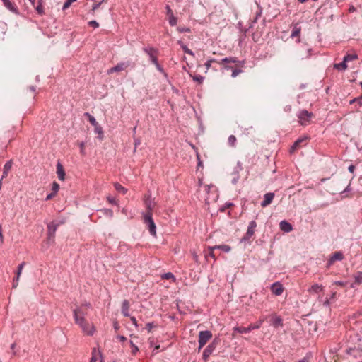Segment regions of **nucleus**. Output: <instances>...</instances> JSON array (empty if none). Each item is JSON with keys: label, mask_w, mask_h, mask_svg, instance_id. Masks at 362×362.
I'll use <instances>...</instances> for the list:
<instances>
[{"label": "nucleus", "mask_w": 362, "mask_h": 362, "mask_svg": "<svg viewBox=\"0 0 362 362\" xmlns=\"http://www.w3.org/2000/svg\"><path fill=\"white\" fill-rule=\"evenodd\" d=\"M144 222L146 225L151 235H156V226L153 220L152 213H144L143 214Z\"/></svg>", "instance_id": "obj_1"}, {"label": "nucleus", "mask_w": 362, "mask_h": 362, "mask_svg": "<svg viewBox=\"0 0 362 362\" xmlns=\"http://www.w3.org/2000/svg\"><path fill=\"white\" fill-rule=\"evenodd\" d=\"M63 221H52L47 225V239L50 243L54 242L55 232L60 224H62Z\"/></svg>", "instance_id": "obj_2"}, {"label": "nucleus", "mask_w": 362, "mask_h": 362, "mask_svg": "<svg viewBox=\"0 0 362 362\" xmlns=\"http://www.w3.org/2000/svg\"><path fill=\"white\" fill-rule=\"evenodd\" d=\"M212 334L209 330L201 331L199 333V351L207 343L211 338Z\"/></svg>", "instance_id": "obj_3"}, {"label": "nucleus", "mask_w": 362, "mask_h": 362, "mask_svg": "<svg viewBox=\"0 0 362 362\" xmlns=\"http://www.w3.org/2000/svg\"><path fill=\"white\" fill-rule=\"evenodd\" d=\"M263 320H259L257 323L254 325H250L248 327H235V331L240 334H246L250 332L253 329H259L262 325Z\"/></svg>", "instance_id": "obj_4"}, {"label": "nucleus", "mask_w": 362, "mask_h": 362, "mask_svg": "<svg viewBox=\"0 0 362 362\" xmlns=\"http://www.w3.org/2000/svg\"><path fill=\"white\" fill-rule=\"evenodd\" d=\"M129 66H132L131 62H129V61L121 62L118 63L116 66L109 69L107 71V74H111L114 72H119V71H122L126 69L127 68H128Z\"/></svg>", "instance_id": "obj_5"}, {"label": "nucleus", "mask_w": 362, "mask_h": 362, "mask_svg": "<svg viewBox=\"0 0 362 362\" xmlns=\"http://www.w3.org/2000/svg\"><path fill=\"white\" fill-rule=\"evenodd\" d=\"M218 340L215 339H214L204 349L203 352V360L206 361L210 356V355L214 352V351L216 349L217 344H218Z\"/></svg>", "instance_id": "obj_6"}, {"label": "nucleus", "mask_w": 362, "mask_h": 362, "mask_svg": "<svg viewBox=\"0 0 362 362\" xmlns=\"http://www.w3.org/2000/svg\"><path fill=\"white\" fill-rule=\"evenodd\" d=\"M257 227V223L255 221H251L249 223L247 230L246 232V234L241 238V242H247L249 241L251 237L255 233V229Z\"/></svg>", "instance_id": "obj_7"}, {"label": "nucleus", "mask_w": 362, "mask_h": 362, "mask_svg": "<svg viewBox=\"0 0 362 362\" xmlns=\"http://www.w3.org/2000/svg\"><path fill=\"white\" fill-rule=\"evenodd\" d=\"M143 50L149 57L152 63H156L158 61V49L152 47H146L143 48Z\"/></svg>", "instance_id": "obj_8"}, {"label": "nucleus", "mask_w": 362, "mask_h": 362, "mask_svg": "<svg viewBox=\"0 0 362 362\" xmlns=\"http://www.w3.org/2000/svg\"><path fill=\"white\" fill-rule=\"evenodd\" d=\"M311 117L312 113L305 110H300L298 114L299 122L302 125H306Z\"/></svg>", "instance_id": "obj_9"}, {"label": "nucleus", "mask_w": 362, "mask_h": 362, "mask_svg": "<svg viewBox=\"0 0 362 362\" xmlns=\"http://www.w3.org/2000/svg\"><path fill=\"white\" fill-rule=\"evenodd\" d=\"M243 170L242 164L240 161L237 163L235 167H234L233 172L231 173L232 180L231 182L233 185H235L239 180V173Z\"/></svg>", "instance_id": "obj_10"}, {"label": "nucleus", "mask_w": 362, "mask_h": 362, "mask_svg": "<svg viewBox=\"0 0 362 362\" xmlns=\"http://www.w3.org/2000/svg\"><path fill=\"white\" fill-rule=\"evenodd\" d=\"M73 313L75 322L77 325H79L86 321L84 318V313L81 310V308L74 309Z\"/></svg>", "instance_id": "obj_11"}, {"label": "nucleus", "mask_w": 362, "mask_h": 362, "mask_svg": "<svg viewBox=\"0 0 362 362\" xmlns=\"http://www.w3.org/2000/svg\"><path fill=\"white\" fill-rule=\"evenodd\" d=\"M271 291L275 296H281L284 291L283 285L279 282H274L271 285Z\"/></svg>", "instance_id": "obj_12"}, {"label": "nucleus", "mask_w": 362, "mask_h": 362, "mask_svg": "<svg viewBox=\"0 0 362 362\" xmlns=\"http://www.w3.org/2000/svg\"><path fill=\"white\" fill-rule=\"evenodd\" d=\"M144 204L147 209L146 213H152V211L156 206V202L154 199L151 198V195L146 196Z\"/></svg>", "instance_id": "obj_13"}, {"label": "nucleus", "mask_w": 362, "mask_h": 362, "mask_svg": "<svg viewBox=\"0 0 362 362\" xmlns=\"http://www.w3.org/2000/svg\"><path fill=\"white\" fill-rule=\"evenodd\" d=\"M79 327L82 329L83 332L88 335H93L94 333V327L92 325L89 324L86 320L79 325Z\"/></svg>", "instance_id": "obj_14"}, {"label": "nucleus", "mask_w": 362, "mask_h": 362, "mask_svg": "<svg viewBox=\"0 0 362 362\" xmlns=\"http://www.w3.org/2000/svg\"><path fill=\"white\" fill-rule=\"evenodd\" d=\"M274 197V193H273V192L266 193L264 195V200L261 202V206L262 207L267 206L268 205H269L272 203Z\"/></svg>", "instance_id": "obj_15"}, {"label": "nucleus", "mask_w": 362, "mask_h": 362, "mask_svg": "<svg viewBox=\"0 0 362 362\" xmlns=\"http://www.w3.org/2000/svg\"><path fill=\"white\" fill-rule=\"evenodd\" d=\"M57 27L56 25V24H49L46 28H40V29H42L43 33L45 35H47L48 37H50L52 36V35L53 33H56L55 31H54V30H57Z\"/></svg>", "instance_id": "obj_16"}, {"label": "nucleus", "mask_w": 362, "mask_h": 362, "mask_svg": "<svg viewBox=\"0 0 362 362\" xmlns=\"http://www.w3.org/2000/svg\"><path fill=\"white\" fill-rule=\"evenodd\" d=\"M279 226L280 229L285 233H289L293 230L292 225L285 220L280 222Z\"/></svg>", "instance_id": "obj_17"}, {"label": "nucleus", "mask_w": 362, "mask_h": 362, "mask_svg": "<svg viewBox=\"0 0 362 362\" xmlns=\"http://www.w3.org/2000/svg\"><path fill=\"white\" fill-rule=\"evenodd\" d=\"M4 6L14 13H18V8L10 0H3Z\"/></svg>", "instance_id": "obj_18"}, {"label": "nucleus", "mask_w": 362, "mask_h": 362, "mask_svg": "<svg viewBox=\"0 0 362 362\" xmlns=\"http://www.w3.org/2000/svg\"><path fill=\"white\" fill-rule=\"evenodd\" d=\"M57 175H58V178L60 180H64L65 173H64V170L62 165L59 162H58L57 164Z\"/></svg>", "instance_id": "obj_19"}, {"label": "nucleus", "mask_w": 362, "mask_h": 362, "mask_svg": "<svg viewBox=\"0 0 362 362\" xmlns=\"http://www.w3.org/2000/svg\"><path fill=\"white\" fill-rule=\"evenodd\" d=\"M12 164H13V163H12L11 160L7 161L5 163V165H4V170H3V175H2V177H1V180H3L4 178L6 177V176L8 174V172L11 169Z\"/></svg>", "instance_id": "obj_20"}, {"label": "nucleus", "mask_w": 362, "mask_h": 362, "mask_svg": "<svg viewBox=\"0 0 362 362\" xmlns=\"http://www.w3.org/2000/svg\"><path fill=\"white\" fill-rule=\"evenodd\" d=\"M129 301L127 300H124L122 302V313L123 314L124 316H125V317L129 316Z\"/></svg>", "instance_id": "obj_21"}, {"label": "nucleus", "mask_w": 362, "mask_h": 362, "mask_svg": "<svg viewBox=\"0 0 362 362\" xmlns=\"http://www.w3.org/2000/svg\"><path fill=\"white\" fill-rule=\"evenodd\" d=\"M308 138L306 136L298 139L294 142L293 146L291 147V150H290L291 153H293L294 151H296L297 148H298L300 147V144L302 142L305 141Z\"/></svg>", "instance_id": "obj_22"}, {"label": "nucleus", "mask_w": 362, "mask_h": 362, "mask_svg": "<svg viewBox=\"0 0 362 362\" xmlns=\"http://www.w3.org/2000/svg\"><path fill=\"white\" fill-rule=\"evenodd\" d=\"M165 8L167 10V16L169 19V23H176V18L174 17L173 11L170 9V6L167 5Z\"/></svg>", "instance_id": "obj_23"}, {"label": "nucleus", "mask_w": 362, "mask_h": 362, "mask_svg": "<svg viewBox=\"0 0 362 362\" xmlns=\"http://www.w3.org/2000/svg\"><path fill=\"white\" fill-rule=\"evenodd\" d=\"M334 68L339 71H345L347 69V64L343 59V61L341 63L334 64Z\"/></svg>", "instance_id": "obj_24"}, {"label": "nucleus", "mask_w": 362, "mask_h": 362, "mask_svg": "<svg viewBox=\"0 0 362 362\" xmlns=\"http://www.w3.org/2000/svg\"><path fill=\"white\" fill-rule=\"evenodd\" d=\"M332 261H341L344 259V255L341 252H336L331 256Z\"/></svg>", "instance_id": "obj_25"}, {"label": "nucleus", "mask_w": 362, "mask_h": 362, "mask_svg": "<svg viewBox=\"0 0 362 362\" xmlns=\"http://www.w3.org/2000/svg\"><path fill=\"white\" fill-rule=\"evenodd\" d=\"M322 290H323V286L322 285L315 284L311 286V288L308 290V291L317 293L320 291H322Z\"/></svg>", "instance_id": "obj_26"}, {"label": "nucleus", "mask_w": 362, "mask_h": 362, "mask_svg": "<svg viewBox=\"0 0 362 362\" xmlns=\"http://www.w3.org/2000/svg\"><path fill=\"white\" fill-rule=\"evenodd\" d=\"M114 187L118 192L122 193V194H126V192H127V189L118 182H115L114 184Z\"/></svg>", "instance_id": "obj_27"}, {"label": "nucleus", "mask_w": 362, "mask_h": 362, "mask_svg": "<svg viewBox=\"0 0 362 362\" xmlns=\"http://www.w3.org/2000/svg\"><path fill=\"white\" fill-rule=\"evenodd\" d=\"M358 58V56L356 54H346L343 59L346 62V63L347 64V62H351V61H353V60H355Z\"/></svg>", "instance_id": "obj_28"}, {"label": "nucleus", "mask_w": 362, "mask_h": 362, "mask_svg": "<svg viewBox=\"0 0 362 362\" xmlns=\"http://www.w3.org/2000/svg\"><path fill=\"white\" fill-rule=\"evenodd\" d=\"M272 325L275 327L281 326L282 325V319L279 316L274 317L272 319Z\"/></svg>", "instance_id": "obj_29"}, {"label": "nucleus", "mask_w": 362, "mask_h": 362, "mask_svg": "<svg viewBox=\"0 0 362 362\" xmlns=\"http://www.w3.org/2000/svg\"><path fill=\"white\" fill-rule=\"evenodd\" d=\"M85 115L88 118V120L90 122V123L93 126H97V124H98V122L96 121L95 118L92 116L90 114H89L88 112H86L85 113Z\"/></svg>", "instance_id": "obj_30"}, {"label": "nucleus", "mask_w": 362, "mask_h": 362, "mask_svg": "<svg viewBox=\"0 0 362 362\" xmlns=\"http://www.w3.org/2000/svg\"><path fill=\"white\" fill-rule=\"evenodd\" d=\"M216 248L221 249L226 252H228L230 251V247L227 245H217L214 247H211V249L213 250V249H216Z\"/></svg>", "instance_id": "obj_31"}, {"label": "nucleus", "mask_w": 362, "mask_h": 362, "mask_svg": "<svg viewBox=\"0 0 362 362\" xmlns=\"http://www.w3.org/2000/svg\"><path fill=\"white\" fill-rule=\"evenodd\" d=\"M354 280L355 283L357 284H362V272H356V274L354 275Z\"/></svg>", "instance_id": "obj_32"}, {"label": "nucleus", "mask_w": 362, "mask_h": 362, "mask_svg": "<svg viewBox=\"0 0 362 362\" xmlns=\"http://www.w3.org/2000/svg\"><path fill=\"white\" fill-rule=\"evenodd\" d=\"M173 25H176V30L180 33L189 32L190 29L185 26L178 25L177 24H172Z\"/></svg>", "instance_id": "obj_33"}, {"label": "nucleus", "mask_w": 362, "mask_h": 362, "mask_svg": "<svg viewBox=\"0 0 362 362\" xmlns=\"http://www.w3.org/2000/svg\"><path fill=\"white\" fill-rule=\"evenodd\" d=\"M238 60L235 57H225L221 59V63H235Z\"/></svg>", "instance_id": "obj_34"}, {"label": "nucleus", "mask_w": 362, "mask_h": 362, "mask_svg": "<svg viewBox=\"0 0 362 362\" xmlns=\"http://www.w3.org/2000/svg\"><path fill=\"white\" fill-rule=\"evenodd\" d=\"M236 141H237L236 137L234 135L229 136L228 141V144L230 146L235 147Z\"/></svg>", "instance_id": "obj_35"}, {"label": "nucleus", "mask_w": 362, "mask_h": 362, "mask_svg": "<svg viewBox=\"0 0 362 362\" xmlns=\"http://www.w3.org/2000/svg\"><path fill=\"white\" fill-rule=\"evenodd\" d=\"M129 344L132 348V354H134V355L136 354L139 351L138 346L134 344V341H132V340L129 341Z\"/></svg>", "instance_id": "obj_36"}, {"label": "nucleus", "mask_w": 362, "mask_h": 362, "mask_svg": "<svg viewBox=\"0 0 362 362\" xmlns=\"http://www.w3.org/2000/svg\"><path fill=\"white\" fill-rule=\"evenodd\" d=\"M238 29L244 33V34H245L247 33V30H249V29L251 28V25H249L248 27L247 26V24L245 25V26H243V24L242 23H240V24H238Z\"/></svg>", "instance_id": "obj_37"}, {"label": "nucleus", "mask_w": 362, "mask_h": 362, "mask_svg": "<svg viewBox=\"0 0 362 362\" xmlns=\"http://www.w3.org/2000/svg\"><path fill=\"white\" fill-rule=\"evenodd\" d=\"M75 1H76V0H66V1L64 2V4L62 6V9L63 10L67 9L71 5V4Z\"/></svg>", "instance_id": "obj_38"}, {"label": "nucleus", "mask_w": 362, "mask_h": 362, "mask_svg": "<svg viewBox=\"0 0 362 362\" xmlns=\"http://www.w3.org/2000/svg\"><path fill=\"white\" fill-rule=\"evenodd\" d=\"M300 31V28L295 27L293 30H292V33L291 34V37L292 38L298 36Z\"/></svg>", "instance_id": "obj_39"}, {"label": "nucleus", "mask_w": 362, "mask_h": 362, "mask_svg": "<svg viewBox=\"0 0 362 362\" xmlns=\"http://www.w3.org/2000/svg\"><path fill=\"white\" fill-rule=\"evenodd\" d=\"M153 64L156 66V69H157V70H158V71H160V73H162V74H165V76H167V74H166L165 73V71H164V69H163V67L159 64V63H158V61H156V63H153Z\"/></svg>", "instance_id": "obj_40"}, {"label": "nucleus", "mask_w": 362, "mask_h": 362, "mask_svg": "<svg viewBox=\"0 0 362 362\" xmlns=\"http://www.w3.org/2000/svg\"><path fill=\"white\" fill-rule=\"evenodd\" d=\"M204 78L201 75H196L193 76V80L194 81L198 82L199 83H202L204 81Z\"/></svg>", "instance_id": "obj_41"}, {"label": "nucleus", "mask_w": 362, "mask_h": 362, "mask_svg": "<svg viewBox=\"0 0 362 362\" xmlns=\"http://www.w3.org/2000/svg\"><path fill=\"white\" fill-rule=\"evenodd\" d=\"M163 279H173L174 281L175 280V278L174 276V275L170 273V272H168V273H165L163 275Z\"/></svg>", "instance_id": "obj_42"}, {"label": "nucleus", "mask_w": 362, "mask_h": 362, "mask_svg": "<svg viewBox=\"0 0 362 362\" xmlns=\"http://www.w3.org/2000/svg\"><path fill=\"white\" fill-rule=\"evenodd\" d=\"M25 262H23L22 263H21L18 267V269H17V272L16 274H18V276H21V273H22V270L25 266Z\"/></svg>", "instance_id": "obj_43"}, {"label": "nucleus", "mask_w": 362, "mask_h": 362, "mask_svg": "<svg viewBox=\"0 0 362 362\" xmlns=\"http://www.w3.org/2000/svg\"><path fill=\"white\" fill-rule=\"evenodd\" d=\"M52 192L57 194V192L59 191V185L57 184L56 182H54L52 183Z\"/></svg>", "instance_id": "obj_44"}, {"label": "nucleus", "mask_w": 362, "mask_h": 362, "mask_svg": "<svg viewBox=\"0 0 362 362\" xmlns=\"http://www.w3.org/2000/svg\"><path fill=\"white\" fill-rule=\"evenodd\" d=\"M95 132L100 134V135H103V129L102 127L98 124L97 126H95Z\"/></svg>", "instance_id": "obj_45"}, {"label": "nucleus", "mask_w": 362, "mask_h": 362, "mask_svg": "<svg viewBox=\"0 0 362 362\" xmlns=\"http://www.w3.org/2000/svg\"><path fill=\"white\" fill-rule=\"evenodd\" d=\"M242 72V70L241 69H232V74H231V76L233 78H235L240 73Z\"/></svg>", "instance_id": "obj_46"}, {"label": "nucleus", "mask_w": 362, "mask_h": 362, "mask_svg": "<svg viewBox=\"0 0 362 362\" xmlns=\"http://www.w3.org/2000/svg\"><path fill=\"white\" fill-rule=\"evenodd\" d=\"M182 47L185 53L192 56L194 55L193 52L191 49H188L186 45H182Z\"/></svg>", "instance_id": "obj_47"}, {"label": "nucleus", "mask_w": 362, "mask_h": 362, "mask_svg": "<svg viewBox=\"0 0 362 362\" xmlns=\"http://www.w3.org/2000/svg\"><path fill=\"white\" fill-rule=\"evenodd\" d=\"M215 62V59H209L204 64V66H206V69L208 70L211 66V63L214 62Z\"/></svg>", "instance_id": "obj_48"}, {"label": "nucleus", "mask_w": 362, "mask_h": 362, "mask_svg": "<svg viewBox=\"0 0 362 362\" xmlns=\"http://www.w3.org/2000/svg\"><path fill=\"white\" fill-rule=\"evenodd\" d=\"M79 146H80L81 153L83 155H85L86 152H85V149H84V146H85L84 142H81Z\"/></svg>", "instance_id": "obj_49"}, {"label": "nucleus", "mask_w": 362, "mask_h": 362, "mask_svg": "<svg viewBox=\"0 0 362 362\" xmlns=\"http://www.w3.org/2000/svg\"><path fill=\"white\" fill-rule=\"evenodd\" d=\"M35 8L39 14L43 13V8L40 4L39 5H37Z\"/></svg>", "instance_id": "obj_50"}, {"label": "nucleus", "mask_w": 362, "mask_h": 362, "mask_svg": "<svg viewBox=\"0 0 362 362\" xmlns=\"http://www.w3.org/2000/svg\"><path fill=\"white\" fill-rule=\"evenodd\" d=\"M153 327V324L152 322H148L146 324V328L148 332H151Z\"/></svg>", "instance_id": "obj_51"}, {"label": "nucleus", "mask_w": 362, "mask_h": 362, "mask_svg": "<svg viewBox=\"0 0 362 362\" xmlns=\"http://www.w3.org/2000/svg\"><path fill=\"white\" fill-rule=\"evenodd\" d=\"M55 193L54 192H52L49 194L47 195L46 198H45V200L47 201V200H49L51 199H52L54 196H55Z\"/></svg>", "instance_id": "obj_52"}, {"label": "nucleus", "mask_w": 362, "mask_h": 362, "mask_svg": "<svg viewBox=\"0 0 362 362\" xmlns=\"http://www.w3.org/2000/svg\"><path fill=\"white\" fill-rule=\"evenodd\" d=\"M104 213L107 215V216H112V211L111 209H104Z\"/></svg>", "instance_id": "obj_53"}, {"label": "nucleus", "mask_w": 362, "mask_h": 362, "mask_svg": "<svg viewBox=\"0 0 362 362\" xmlns=\"http://www.w3.org/2000/svg\"><path fill=\"white\" fill-rule=\"evenodd\" d=\"M130 320H131L132 322L133 323V325L136 327H138V324H137L136 317H131Z\"/></svg>", "instance_id": "obj_54"}, {"label": "nucleus", "mask_w": 362, "mask_h": 362, "mask_svg": "<svg viewBox=\"0 0 362 362\" xmlns=\"http://www.w3.org/2000/svg\"><path fill=\"white\" fill-rule=\"evenodd\" d=\"M95 349H94L93 351V356L90 360V362H96L97 358L95 356Z\"/></svg>", "instance_id": "obj_55"}, {"label": "nucleus", "mask_w": 362, "mask_h": 362, "mask_svg": "<svg viewBox=\"0 0 362 362\" xmlns=\"http://www.w3.org/2000/svg\"><path fill=\"white\" fill-rule=\"evenodd\" d=\"M334 284L340 286H344L346 285V282L341 281H334Z\"/></svg>", "instance_id": "obj_56"}, {"label": "nucleus", "mask_w": 362, "mask_h": 362, "mask_svg": "<svg viewBox=\"0 0 362 362\" xmlns=\"http://www.w3.org/2000/svg\"><path fill=\"white\" fill-rule=\"evenodd\" d=\"M107 199H108L110 203H111L112 204H116V201H115V199L114 197H108Z\"/></svg>", "instance_id": "obj_57"}, {"label": "nucleus", "mask_w": 362, "mask_h": 362, "mask_svg": "<svg viewBox=\"0 0 362 362\" xmlns=\"http://www.w3.org/2000/svg\"><path fill=\"white\" fill-rule=\"evenodd\" d=\"M331 300L329 299H326L324 303H323V305L325 306V307H329L330 303H331Z\"/></svg>", "instance_id": "obj_58"}, {"label": "nucleus", "mask_w": 362, "mask_h": 362, "mask_svg": "<svg viewBox=\"0 0 362 362\" xmlns=\"http://www.w3.org/2000/svg\"><path fill=\"white\" fill-rule=\"evenodd\" d=\"M141 144V141L139 139H134V146H135V149L136 148V147L138 146H139Z\"/></svg>", "instance_id": "obj_59"}, {"label": "nucleus", "mask_w": 362, "mask_h": 362, "mask_svg": "<svg viewBox=\"0 0 362 362\" xmlns=\"http://www.w3.org/2000/svg\"><path fill=\"white\" fill-rule=\"evenodd\" d=\"M309 360H310V357L306 356L301 360L298 361V362H309Z\"/></svg>", "instance_id": "obj_60"}, {"label": "nucleus", "mask_w": 362, "mask_h": 362, "mask_svg": "<svg viewBox=\"0 0 362 362\" xmlns=\"http://www.w3.org/2000/svg\"><path fill=\"white\" fill-rule=\"evenodd\" d=\"M336 296H337V293H336V292H333V293H332L331 296H330L329 300H330L331 301L334 300L336 299Z\"/></svg>", "instance_id": "obj_61"}, {"label": "nucleus", "mask_w": 362, "mask_h": 362, "mask_svg": "<svg viewBox=\"0 0 362 362\" xmlns=\"http://www.w3.org/2000/svg\"><path fill=\"white\" fill-rule=\"evenodd\" d=\"M307 51H308V54L306 56H305V57L302 56L301 57L302 59H305V58H308L311 55L310 52L312 51V49H308Z\"/></svg>", "instance_id": "obj_62"}, {"label": "nucleus", "mask_w": 362, "mask_h": 362, "mask_svg": "<svg viewBox=\"0 0 362 362\" xmlns=\"http://www.w3.org/2000/svg\"><path fill=\"white\" fill-rule=\"evenodd\" d=\"M117 338L121 341H124L127 340V338L124 337V336H122V335H119L117 337Z\"/></svg>", "instance_id": "obj_63"}, {"label": "nucleus", "mask_w": 362, "mask_h": 362, "mask_svg": "<svg viewBox=\"0 0 362 362\" xmlns=\"http://www.w3.org/2000/svg\"><path fill=\"white\" fill-rule=\"evenodd\" d=\"M354 169H355V167L353 165H349L348 168V170L350 173H354Z\"/></svg>", "instance_id": "obj_64"}]
</instances>
